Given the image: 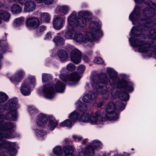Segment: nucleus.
I'll list each match as a JSON object with an SVG mask.
<instances>
[{
    "label": "nucleus",
    "instance_id": "2eb2a0df",
    "mask_svg": "<svg viewBox=\"0 0 156 156\" xmlns=\"http://www.w3.org/2000/svg\"><path fill=\"white\" fill-rule=\"evenodd\" d=\"M64 22L63 18L60 16L56 17L54 19L53 22L54 28L56 29H60L62 27Z\"/></svg>",
    "mask_w": 156,
    "mask_h": 156
},
{
    "label": "nucleus",
    "instance_id": "864d4df0",
    "mask_svg": "<svg viewBox=\"0 0 156 156\" xmlns=\"http://www.w3.org/2000/svg\"><path fill=\"white\" fill-rule=\"evenodd\" d=\"M10 154L12 156H14L16 154V150L13 148H10L9 151Z\"/></svg>",
    "mask_w": 156,
    "mask_h": 156
},
{
    "label": "nucleus",
    "instance_id": "09e8293b",
    "mask_svg": "<svg viewBox=\"0 0 156 156\" xmlns=\"http://www.w3.org/2000/svg\"><path fill=\"white\" fill-rule=\"evenodd\" d=\"M136 3H140L144 2L146 4L147 6L150 5L152 2L149 0H134Z\"/></svg>",
    "mask_w": 156,
    "mask_h": 156
},
{
    "label": "nucleus",
    "instance_id": "1a4fd4ad",
    "mask_svg": "<svg viewBox=\"0 0 156 156\" xmlns=\"http://www.w3.org/2000/svg\"><path fill=\"white\" fill-rule=\"evenodd\" d=\"M90 121L92 124H98L104 121V119L101 116L99 113L95 112L91 114L90 117Z\"/></svg>",
    "mask_w": 156,
    "mask_h": 156
},
{
    "label": "nucleus",
    "instance_id": "c756f323",
    "mask_svg": "<svg viewBox=\"0 0 156 156\" xmlns=\"http://www.w3.org/2000/svg\"><path fill=\"white\" fill-rule=\"evenodd\" d=\"M24 74L23 71L20 70L16 74L14 80L17 82L20 81L24 77Z\"/></svg>",
    "mask_w": 156,
    "mask_h": 156
},
{
    "label": "nucleus",
    "instance_id": "58836bf2",
    "mask_svg": "<svg viewBox=\"0 0 156 156\" xmlns=\"http://www.w3.org/2000/svg\"><path fill=\"white\" fill-rule=\"evenodd\" d=\"M54 153L56 155L59 156H62L63 152L61 147L57 146L55 147L53 150Z\"/></svg>",
    "mask_w": 156,
    "mask_h": 156
},
{
    "label": "nucleus",
    "instance_id": "e433bc0d",
    "mask_svg": "<svg viewBox=\"0 0 156 156\" xmlns=\"http://www.w3.org/2000/svg\"><path fill=\"white\" fill-rule=\"evenodd\" d=\"M115 105L116 109L119 111L124 109L126 106L125 104H124L121 101H116Z\"/></svg>",
    "mask_w": 156,
    "mask_h": 156
},
{
    "label": "nucleus",
    "instance_id": "6e6552de",
    "mask_svg": "<svg viewBox=\"0 0 156 156\" xmlns=\"http://www.w3.org/2000/svg\"><path fill=\"white\" fill-rule=\"evenodd\" d=\"M81 55L80 51L77 49H74L71 51V61L76 64H78L81 61Z\"/></svg>",
    "mask_w": 156,
    "mask_h": 156
},
{
    "label": "nucleus",
    "instance_id": "473e14b6",
    "mask_svg": "<svg viewBox=\"0 0 156 156\" xmlns=\"http://www.w3.org/2000/svg\"><path fill=\"white\" fill-rule=\"evenodd\" d=\"M74 123L70 119H66L62 122L60 123V125L62 126H67L70 127Z\"/></svg>",
    "mask_w": 156,
    "mask_h": 156
},
{
    "label": "nucleus",
    "instance_id": "052dcab7",
    "mask_svg": "<svg viewBox=\"0 0 156 156\" xmlns=\"http://www.w3.org/2000/svg\"><path fill=\"white\" fill-rule=\"evenodd\" d=\"M146 21V20H141V22L142 23H144V24H141V26H143V27H147V25L148 24V23H147V24L146 23H145V22Z\"/></svg>",
    "mask_w": 156,
    "mask_h": 156
},
{
    "label": "nucleus",
    "instance_id": "f8f14e48",
    "mask_svg": "<svg viewBox=\"0 0 156 156\" xmlns=\"http://www.w3.org/2000/svg\"><path fill=\"white\" fill-rule=\"evenodd\" d=\"M80 78V76L76 72H74L71 73L69 75V81L71 82L69 83L71 85H74L76 84L77 82Z\"/></svg>",
    "mask_w": 156,
    "mask_h": 156
},
{
    "label": "nucleus",
    "instance_id": "dca6fc26",
    "mask_svg": "<svg viewBox=\"0 0 156 156\" xmlns=\"http://www.w3.org/2000/svg\"><path fill=\"white\" fill-rule=\"evenodd\" d=\"M86 152L82 151L80 152V156H93L94 154V149L93 146L89 145L87 147Z\"/></svg>",
    "mask_w": 156,
    "mask_h": 156
},
{
    "label": "nucleus",
    "instance_id": "c03bdc74",
    "mask_svg": "<svg viewBox=\"0 0 156 156\" xmlns=\"http://www.w3.org/2000/svg\"><path fill=\"white\" fill-rule=\"evenodd\" d=\"M51 79V77L48 74H43L42 75V81L43 83L46 82Z\"/></svg>",
    "mask_w": 156,
    "mask_h": 156
},
{
    "label": "nucleus",
    "instance_id": "9d476101",
    "mask_svg": "<svg viewBox=\"0 0 156 156\" xmlns=\"http://www.w3.org/2000/svg\"><path fill=\"white\" fill-rule=\"evenodd\" d=\"M135 44L141 52L147 51L150 48V45L149 44L146 43L142 41H135Z\"/></svg>",
    "mask_w": 156,
    "mask_h": 156
},
{
    "label": "nucleus",
    "instance_id": "aec40b11",
    "mask_svg": "<svg viewBox=\"0 0 156 156\" xmlns=\"http://www.w3.org/2000/svg\"><path fill=\"white\" fill-rule=\"evenodd\" d=\"M58 55L62 61L66 60L68 57V55L66 52L63 50H60L57 52Z\"/></svg>",
    "mask_w": 156,
    "mask_h": 156
},
{
    "label": "nucleus",
    "instance_id": "ddd939ff",
    "mask_svg": "<svg viewBox=\"0 0 156 156\" xmlns=\"http://www.w3.org/2000/svg\"><path fill=\"white\" fill-rule=\"evenodd\" d=\"M21 92L24 95H29L31 92L30 85L28 82L25 81L23 83L20 88Z\"/></svg>",
    "mask_w": 156,
    "mask_h": 156
},
{
    "label": "nucleus",
    "instance_id": "f03ea898",
    "mask_svg": "<svg viewBox=\"0 0 156 156\" xmlns=\"http://www.w3.org/2000/svg\"><path fill=\"white\" fill-rule=\"evenodd\" d=\"M98 78L97 81H94L93 86L98 93L104 94L107 93V90L106 86L108 83L107 76L105 74H102Z\"/></svg>",
    "mask_w": 156,
    "mask_h": 156
},
{
    "label": "nucleus",
    "instance_id": "49530a36",
    "mask_svg": "<svg viewBox=\"0 0 156 156\" xmlns=\"http://www.w3.org/2000/svg\"><path fill=\"white\" fill-rule=\"evenodd\" d=\"M85 69V66L83 65H80L77 67L78 71L81 74H83L84 72Z\"/></svg>",
    "mask_w": 156,
    "mask_h": 156
},
{
    "label": "nucleus",
    "instance_id": "8fccbe9b",
    "mask_svg": "<svg viewBox=\"0 0 156 156\" xmlns=\"http://www.w3.org/2000/svg\"><path fill=\"white\" fill-rule=\"evenodd\" d=\"M46 29V27L44 26H41L37 29V33H42Z\"/></svg>",
    "mask_w": 156,
    "mask_h": 156
},
{
    "label": "nucleus",
    "instance_id": "de8ad7c7",
    "mask_svg": "<svg viewBox=\"0 0 156 156\" xmlns=\"http://www.w3.org/2000/svg\"><path fill=\"white\" fill-rule=\"evenodd\" d=\"M60 79L64 81H69V75L65 74H61L60 76Z\"/></svg>",
    "mask_w": 156,
    "mask_h": 156
},
{
    "label": "nucleus",
    "instance_id": "79ce46f5",
    "mask_svg": "<svg viewBox=\"0 0 156 156\" xmlns=\"http://www.w3.org/2000/svg\"><path fill=\"white\" fill-rule=\"evenodd\" d=\"M59 11L62 14H66L68 10V8L66 6H63L58 7Z\"/></svg>",
    "mask_w": 156,
    "mask_h": 156
},
{
    "label": "nucleus",
    "instance_id": "20e7f679",
    "mask_svg": "<svg viewBox=\"0 0 156 156\" xmlns=\"http://www.w3.org/2000/svg\"><path fill=\"white\" fill-rule=\"evenodd\" d=\"M116 110V106L113 103H109L106 108L105 118L109 120L117 119L119 118V114Z\"/></svg>",
    "mask_w": 156,
    "mask_h": 156
},
{
    "label": "nucleus",
    "instance_id": "3c124183",
    "mask_svg": "<svg viewBox=\"0 0 156 156\" xmlns=\"http://www.w3.org/2000/svg\"><path fill=\"white\" fill-rule=\"evenodd\" d=\"M37 132V135L39 136H43L47 134L46 131L44 130H40Z\"/></svg>",
    "mask_w": 156,
    "mask_h": 156
},
{
    "label": "nucleus",
    "instance_id": "bb28decb",
    "mask_svg": "<svg viewBox=\"0 0 156 156\" xmlns=\"http://www.w3.org/2000/svg\"><path fill=\"white\" fill-rule=\"evenodd\" d=\"M53 41L57 45H61L64 44V40L61 37L57 36L53 39Z\"/></svg>",
    "mask_w": 156,
    "mask_h": 156
},
{
    "label": "nucleus",
    "instance_id": "0eeeda50",
    "mask_svg": "<svg viewBox=\"0 0 156 156\" xmlns=\"http://www.w3.org/2000/svg\"><path fill=\"white\" fill-rule=\"evenodd\" d=\"M43 92L45 97L48 99H51L54 96V90L53 85L49 84L44 86Z\"/></svg>",
    "mask_w": 156,
    "mask_h": 156
},
{
    "label": "nucleus",
    "instance_id": "13d9d810",
    "mask_svg": "<svg viewBox=\"0 0 156 156\" xmlns=\"http://www.w3.org/2000/svg\"><path fill=\"white\" fill-rule=\"evenodd\" d=\"M83 60L86 62H88L90 61V59L86 55H83Z\"/></svg>",
    "mask_w": 156,
    "mask_h": 156
},
{
    "label": "nucleus",
    "instance_id": "5701e85b",
    "mask_svg": "<svg viewBox=\"0 0 156 156\" xmlns=\"http://www.w3.org/2000/svg\"><path fill=\"white\" fill-rule=\"evenodd\" d=\"M143 13L145 16L148 17L153 16L154 15L153 10L151 7H148L145 8L143 10Z\"/></svg>",
    "mask_w": 156,
    "mask_h": 156
},
{
    "label": "nucleus",
    "instance_id": "6ab92c4d",
    "mask_svg": "<svg viewBox=\"0 0 156 156\" xmlns=\"http://www.w3.org/2000/svg\"><path fill=\"white\" fill-rule=\"evenodd\" d=\"M96 97L95 95L92 94L91 92H89L83 96V100L85 102L89 103L92 101L93 99H94Z\"/></svg>",
    "mask_w": 156,
    "mask_h": 156
},
{
    "label": "nucleus",
    "instance_id": "603ef678",
    "mask_svg": "<svg viewBox=\"0 0 156 156\" xmlns=\"http://www.w3.org/2000/svg\"><path fill=\"white\" fill-rule=\"evenodd\" d=\"M94 62L98 64H100L102 63L103 61L102 59L101 58L97 57L95 59Z\"/></svg>",
    "mask_w": 156,
    "mask_h": 156
},
{
    "label": "nucleus",
    "instance_id": "39448f33",
    "mask_svg": "<svg viewBox=\"0 0 156 156\" xmlns=\"http://www.w3.org/2000/svg\"><path fill=\"white\" fill-rule=\"evenodd\" d=\"M93 38V35H90L89 33H87L85 35H83L81 33H76V32L73 39L76 42L81 43L91 41Z\"/></svg>",
    "mask_w": 156,
    "mask_h": 156
},
{
    "label": "nucleus",
    "instance_id": "b1692460",
    "mask_svg": "<svg viewBox=\"0 0 156 156\" xmlns=\"http://www.w3.org/2000/svg\"><path fill=\"white\" fill-rule=\"evenodd\" d=\"M139 9L136 8L129 16V18L132 21H135L139 18L140 16V12L138 11Z\"/></svg>",
    "mask_w": 156,
    "mask_h": 156
},
{
    "label": "nucleus",
    "instance_id": "774afa93",
    "mask_svg": "<svg viewBox=\"0 0 156 156\" xmlns=\"http://www.w3.org/2000/svg\"><path fill=\"white\" fill-rule=\"evenodd\" d=\"M154 55H156V48L154 50Z\"/></svg>",
    "mask_w": 156,
    "mask_h": 156
},
{
    "label": "nucleus",
    "instance_id": "f704fd0d",
    "mask_svg": "<svg viewBox=\"0 0 156 156\" xmlns=\"http://www.w3.org/2000/svg\"><path fill=\"white\" fill-rule=\"evenodd\" d=\"M24 18L22 17L17 18L14 21V24L15 26H20L24 23Z\"/></svg>",
    "mask_w": 156,
    "mask_h": 156
},
{
    "label": "nucleus",
    "instance_id": "9b49d317",
    "mask_svg": "<svg viewBox=\"0 0 156 156\" xmlns=\"http://www.w3.org/2000/svg\"><path fill=\"white\" fill-rule=\"evenodd\" d=\"M27 26L32 28H35L39 25L38 19L36 17H29L27 18L26 21Z\"/></svg>",
    "mask_w": 156,
    "mask_h": 156
},
{
    "label": "nucleus",
    "instance_id": "a18cd8bd",
    "mask_svg": "<svg viewBox=\"0 0 156 156\" xmlns=\"http://www.w3.org/2000/svg\"><path fill=\"white\" fill-rule=\"evenodd\" d=\"M76 67L75 65L72 63H70L66 66V69L67 70L72 71L74 70Z\"/></svg>",
    "mask_w": 156,
    "mask_h": 156
},
{
    "label": "nucleus",
    "instance_id": "f257e3e1",
    "mask_svg": "<svg viewBox=\"0 0 156 156\" xmlns=\"http://www.w3.org/2000/svg\"><path fill=\"white\" fill-rule=\"evenodd\" d=\"M90 13L87 11H81L79 13L78 20L76 19V15L75 13H72L68 18V23L72 27L80 26L81 27H83L86 24L88 20Z\"/></svg>",
    "mask_w": 156,
    "mask_h": 156
},
{
    "label": "nucleus",
    "instance_id": "2f4dec72",
    "mask_svg": "<svg viewBox=\"0 0 156 156\" xmlns=\"http://www.w3.org/2000/svg\"><path fill=\"white\" fill-rule=\"evenodd\" d=\"M79 117V113L76 112H74L70 114L69 118L75 123L78 119Z\"/></svg>",
    "mask_w": 156,
    "mask_h": 156
},
{
    "label": "nucleus",
    "instance_id": "7c9ffc66",
    "mask_svg": "<svg viewBox=\"0 0 156 156\" xmlns=\"http://www.w3.org/2000/svg\"><path fill=\"white\" fill-rule=\"evenodd\" d=\"M76 31L73 30H69L65 33V36L67 39H73V36H74Z\"/></svg>",
    "mask_w": 156,
    "mask_h": 156
},
{
    "label": "nucleus",
    "instance_id": "a878e982",
    "mask_svg": "<svg viewBox=\"0 0 156 156\" xmlns=\"http://www.w3.org/2000/svg\"><path fill=\"white\" fill-rule=\"evenodd\" d=\"M142 31V28H140V27H135L132 29L131 33L134 36H138L141 34Z\"/></svg>",
    "mask_w": 156,
    "mask_h": 156
},
{
    "label": "nucleus",
    "instance_id": "412c9836",
    "mask_svg": "<svg viewBox=\"0 0 156 156\" xmlns=\"http://www.w3.org/2000/svg\"><path fill=\"white\" fill-rule=\"evenodd\" d=\"M55 89L57 92H63L65 89V85L60 81H58L55 84Z\"/></svg>",
    "mask_w": 156,
    "mask_h": 156
},
{
    "label": "nucleus",
    "instance_id": "c9c22d12",
    "mask_svg": "<svg viewBox=\"0 0 156 156\" xmlns=\"http://www.w3.org/2000/svg\"><path fill=\"white\" fill-rule=\"evenodd\" d=\"M119 96L120 99L124 101L128 100L129 98L128 94L124 91L120 92L119 94Z\"/></svg>",
    "mask_w": 156,
    "mask_h": 156
},
{
    "label": "nucleus",
    "instance_id": "f3484780",
    "mask_svg": "<svg viewBox=\"0 0 156 156\" xmlns=\"http://www.w3.org/2000/svg\"><path fill=\"white\" fill-rule=\"evenodd\" d=\"M35 4L33 1H28L25 3L24 10L26 12H31L35 9Z\"/></svg>",
    "mask_w": 156,
    "mask_h": 156
},
{
    "label": "nucleus",
    "instance_id": "37998d69",
    "mask_svg": "<svg viewBox=\"0 0 156 156\" xmlns=\"http://www.w3.org/2000/svg\"><path fill=\"white\" fill-rule=\"evenodd\" d=\"M7 96L5 93L0 92V103L6 101L7 99Z\"/></svg>",
    "mask_w": 156,
    "mask_h": 156
},
{
    "label": "nucleus",
    "instance_id": "ea45409f",
    "mask_svg": "<svg viewBox=\"0 0 156 156\" xmlns=\"http://www.w3.org/2000/svg\"><path fill=\"white\" fill-rule=\"evenodd\" d=\"M41 19L43 21L47 22L50 19V17L48 14L47 13H41Z\"/></svg>",
    "mask_w": 156,
    "mask_h": 156
},
{
    "label": "nucleus",
    "instance_id": "338daca9",
    "mask_svg": "<svg viewBox=\"0 0 156 156\" xmlns=\"http://www.w3.org/2000/svg\"><path fill=\"white\" fill-rule=\"evenodd\" d=\"M78 140H79V141H80V140H82V137H77V138Z\"/></svg>",
    "mask_w": 156,
    "mask_h": 156
},
{
    "label": "nucleus",
    "instance_id": "5fc2aeb1",
    "mask_svg": "<svg viewBox=\"0 0 156 156\" xmlns=\"http://www.w3.org/2000/svg\"><path fill=\"white\" fill-rule=\"evenodd\" d=\"M93 144L94 146L96 148L99 147L101 144L100 142L97 140L94 141Z\"/></svg>",
    "mask_w": 156,
    "mask_h": 156
},
{
    "label": "nucleus",
    "instance_id": "423d86ee",
    "mask_svg": "<svg viewBox=\"0 0 156 156\" xmlns=\"http://www.w3.org/2000/svg\"><path fill=\"white\" fill-rule=\"evenodd\" d=\"M100 25L98 22L92 21L89 24V30L87 33H89L90 35H93V40L99 35L98 34L100 32Z\"/></svg>",
    "mask_w": 156,
    "mask_h": 156
},
{
    "label": "nucleus",
    "instance_id": "e2e57ef3",
    "mask_svg": "<svg viewBox=\"0 0 156 156\" xmlns=\"http://www.w3.org/2000/svg\"><path fill=\"white\" fill-rule=\"evenodd\" d=\"M103 105V103L102 102H100L98 104V107H101Z\"/></svg>",
    "mask_w": 156,
    "mask_h": 156
},
{
    "label": "nucleus",
    "instance_id": "0e129e2a",
    "mask_svg": "<svg viewBox=\"0 0 156 156\" xmlns=\"http://www.w3.org/2000/svg\"><path fill=\"white\" fill-rule=\"evenodd\" d=\"M37 1L38 3H42L44 2V0H35Z\"/></svg>",
    "mask_w": 156,
    "mask_h": 156
},
{
    "label": "nucleus",
    "instance_id": "6e6d98bb",
    "mask_svg": "<svg viewBox=\"0 0 156 156\" xmlns=\"http://www.w3.org/2000/svg\"><path fill=\"white\" fill-rule=\"evenodd\" d=\"M29 82L31 83H34L35 82L36 80L35 78L33 76H30L29 78Z\"/></svg>",
    "mask_w": 156,
    "mask_h": 156
},
{
    "label": "nucleus",
    "instance_id": "393cba45",
    "mask_svg": "<svg viewBox=\"0 0 156 156\" xmlns=\"http://www.w3.org/2000/svg\"><path fill=\"white\" fill-rule=\"evenodd\" d=\"M10 17V14L8 12L4 10L0 11V19L1 21V19H3L5 21H8Z\"/></svg>",
    "mask_w": 156,
    "mask_h": 156
},
{
    "label": "nucleus",
    "instance_id": "7ed1b4c3",
    "mask_svg": "<svg viewBox=\"0 0 156 156\" xmlns=\"http://www.w3.org/2000/svg\"><path fill=\"white\" fill-rule=\"evenodd\" d=\"M16 106V103H14L12 101H9L5 105V108L6 109H10L9 112L5 116L3 115H0V122H3L6 119L7 120H15L16 119L17 115L15 109Z\"/></svg>",
    "mask_w": 156,
    "mask_h": 156
},
{
    "label": "nucleus",
    "instance_id": "cd10ccee",
    "mask_svg": "<svg viewBox=\"0 0 156 156\" xmlns=\"http://www.w3.org/2000/svg\"><path fill=\"white\" fill-rule=\"evenodd\" d=\"M90 117L89 113L84 112L80 116V121L83 122H87L90 120Z\"/></svg>",
    "mask_w": 156,
    "mask_h": 156
},
{
    "label": "nucleus",
    "instance_id": "4468645a",
    "mask_svg": "<svg viewBox=\"0 0 156 156\" xmlns=\"http://www.w3.org/2000/svg\"><path fill=\"white\" fill-rule=\"evenodd\" d=\"M47 121L48 119L46 115L40 114L38 116L37 122L39 126L43 127L46 125Z\"/></svg>",
    "mask_w": 156,
    "mask_h": 156
},
{
    "label": "nucleus",
    "instance_id": "4d7b16f0",
    "mask_svg": "<svg viewBox=\"0 0 156 156\" xmlns=\"http://www.w3.org/2000/svg\"><path fill=\"white\" fill-rule=\"evenodd\" d=\"M54 0H44V2L47 5L51 4L53 2Z\"/></svg>",
    "mask_w": 156,
    "mask_h": 156
},
{
    "label": "nucleus",
    "instance_id": "69168bd1",
    "mask_svg": "<svg viewBox=\"0 0 156 156\" xmlns=\"http://www.w3.org/2000/svg\"><path fill=\"white\" fill-rule=\"evenodd\" d=\"M65 156H74L73 153H70L69 154H66Z\"/></svg>",
    "mask_w": 156,
    "mask_h": 156
},
{
    "label": "nucleus",
    "instance_id": "c85d7f7f",
    "mask_svg": "<svg viewBox=\"0 0 156 156\" xmlns=\"http://www.w3.org/2000/svg\"><path fill=\"white\" fill-rule=\"evenodd\" d=\"M21 8L20 5L16 4L13 5L11 8L12 12L15 14L21 12Z\"/></svg>",
    "mask_w": 156,
    "mask_h": 156
},
{
    "label": "nucleus",
    "instance_id": "a211bd4d",
    "mask_svg": "<svg viewBox=\"0 0 156 156\" xmlns=\"http://www.w3.org/2000/svg\"><path fill=\"white\" fill-rule=\"evenodd\" d=\"M107 72L111 78V79L109 80L110 84L111 85L114 84L116 77V73L113 70L110 68L108 69Z\"/></svg>",
    "mask_w": 156,
    "mask_h": 156
},
{
    "label": "nucleus",
    "instance_id": "bf43d9fd",
    "mask_svg": "<svg viewBox=\"0 0 156 156\" xmlns=\"http://www.w3.org/2000/svg\"><path fill=\"white\" fill-rule=\"evenodd\" d=\"M52 37L51 34L50 32H48L47 33L45 39H49L51 38Z\"/></svg>",
    "mask_w": 156,
    "mask_h": 156
},
{
    "label": "nucleus",
    "instance_id": "4c0bfd02",
    "mask_svg": "<svg viewBox=\"0 0 156 156\" xmlns=\"http://www.w3.org/2000/svg\"><path fill=\"white\" fill-rule=\"evenodd\" d=\"M58 124V122L54 118L50 121L48 127L51 130L54 129Z\"/></svg>",
    "mask_w": 156,
    "mask_h": 156
},
{
    "label": "nucleus",
    "instance_id": "a19ab883",
    "mask_svg": "<svg viewBox=\"0 0 156 156\" xmlns=\"http://www.w3.org/2000/svg\"><path fill=\"white\" fill-rule=\"evenodd\" d=\"M150 38L156 39V29H153L150 30L148 34Z\"/></svg>",
    "mask_w": 156,
    "mask_h": 156
},
{
    "label": "nucleus",
    "instance_id": "72a5a7b5",
    "mask_svg": "<svg viewBox=\"0 0 156 156\" xmlns=\"http://www.w3.org/2000/svg\"><path fill=\"white\" fill-rule=\"evenodd\" d=\"M63 151L65 154L73 153L74 149L72 146L66 145L63 147Z\"/></svg>",
    "mask_w": 156,
    "mask_h": 156
},
{
    "label": "nucleus",
    "instance_id": "4be33fe9",
    "mask_svg": "<svg viewBox=\"0 0 156 156\" xmlns=\"http://www.w3.org/2000/svg\"><path fill=\"white\" fill-rule=\"evenodd\" d=\"M119 88H124L127 90L131 92L133 90V87L131 86L129 83L126 82L122 81L120 83V86H118Z\"/></svg>",
    "mask_w": 156,
    "mask_h": 156
},
{
    "label": "nucleus",
    "instance_id": "680f3d73",
    "mask_svg": "<svg viewBox=\"0 0 156 156\" xmlns=\"http://www.w3.org/2000/svg\"><path fill=\"white\" fill-rule=\"evenodd\" d=\"M27 0H19L18 2L21 4H23L26 2Z\"/></svg>",
    "mask_w": 156,
    "mask_h": 156
}]
</instances>
